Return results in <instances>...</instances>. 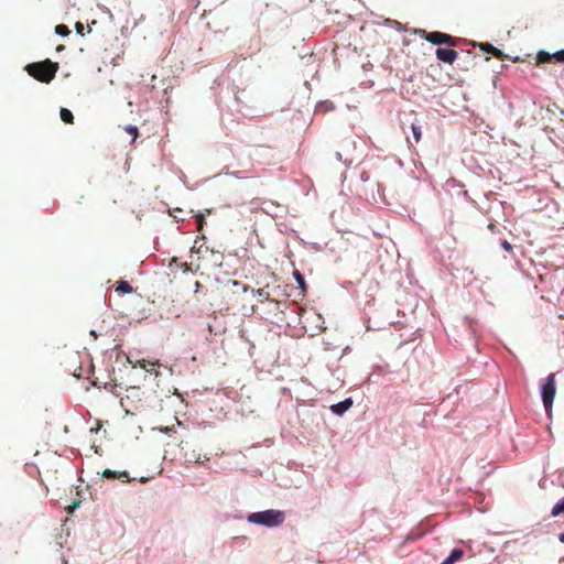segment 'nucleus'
Masks as SVG:
<instances>
[{
  "mask_svg": "<svg viewBox=\"0 0 564 564\" xmlns=\"http://www.w3.org/2000/svg\"><path fill=\"white\" fill-rule=\"evenodd\" d=\"M25 70L36 80L48 84L54 79L58 70V63L51 59L31 63L26 65Z\"/></svg>",
  "mask_w": 564,
  "mask_h": 564,
  "instance_id": "obj_1",
  "label": "nucleus"
},
{
  "mask_svg": "<svg viewBox=\"0 0 564 564\" xmlns=\"http://www.w3.org/2000/svg\"><path fill=\"white\" fill-rule=\"evenodd\" d=\"M285 520V513L281 510L268 509L258 512H251L247 516V521L252 524L265 528H275L281 525Z\"/></svg>",
  "mask_w": 564,
  "mask_h": 564,
  "instance_id": "obj_2",
  "label": "nucleus"
},
{
  "mask_svg": "<svg viewBox=\"0 0 564 564\" xmlns=\"http://www.w3.org/2000/svg\"><path fill=\"white\" fill-rule=\"evenodd\" d=\"M127 414L135 415L141 409V391L139 387H129L120 399Z\"/></svg>",
  "mask_w": 564,
  "mask_h": 564,
  "instance_id": "obj_3",
  "label": "nucleus"
},
{
  "mask_svg": "<svg viewBox=\"0 0 564 564\" xmlns=\"http://www.w3.org/2000/svg\"><path fill=\"white\" fill-rule=\"evenodd\" d=\"M540 392H541V399H542L545 412L547 414H550L552 411V405H553V401H554L555 393H556V383H555V375L554 373L547 375V377L544 379V381L542 382V384L540 387Z\"/></svg>",
  "mask_w": 564,
  "mask_h": 564,
  "instance_id": "obj_4",
  "label": "nucleus"
},
{
  "mask_svg": "<svg viewBox=\"0 0 564 564\" xmlns=\"http://www.w3.org/2000/svg\"><path fill=\"white\" fill-rule=\"evenodd\" d=\"M416 33L420 34L421 37H423L425 41H427L431 44H434V45L446 44L449 46H455V39L449 34H446V33H443L440 31L427 32L425 30H417Z\"/></svg>",
  "mask_w": 564,
  "mask_h": 564,
  "instance_id": "obj_5",
  "label": "nucleus"
},
{
  "mask_svg": "<svg viewBox=\"0 0 564 564\" xmlns=\"http://www.w3.org/2000/svg\"><path fill=\"white\" fill-rule=\"evenodd\" d=\"M156 367H161L158 362H151L143 359L142 369L145 372L143 376V381H148L150 379L155 380L158 377H161L163 372L156 370Z\"/></svg>",
  "mask_w": 564,
  "mask_h": 564,
  "instance_id": "obj_6",
  "label": "nucleus"
},
{
  "mask_svg": "<svg viewBox=\"0 0 564 564\" xmlns=\"http://www.w3.org/2000/svg\"><path fill=\"white\" fill-rule=\"evenodd\" d=\"M435 55L438 61L446 63V64H453L455 62V59L457 58L456 51H454L452 48L438 47L435 52Z\"/></svg>",
  "mask_w": 564,
  "mask_h": 564,
  "instance_id": "obj_7",
  "label": "nucleus"
},
{
  "mask_svg": "<svg viewBox=\"0 0 564 564\" xmlns=\"http://www.w3.org/2000/svg\"><path fill=\"white\" fill-rule=\"evenodd\" d=\"M352 399L351 398H346L344 399L343 401L340 402H337L335 404H332L330 405V411L338 415V416H341L344 415L351 406H352Z\"/></svg>",
  "mask_w": 564,
  "mask_h": 564,
  "instance_id": "obj_8",
  "label": "nucleus"
},
{
  "mask_svg": "<svg viewBox=\"0 0 564 564\" xmlns=\"http://www.w3.org/2000/svg\"><path fill=\"white\" fill-rule=\"evenodd\" d=\"M410 128H411V132H412V137H413L414 141L416 143H419L422 139V124H421L420 120H417L416 118L414 120H412L410 123Z\"/></svg>",
  "mask_w": 564,
  "mask_h": 564,
  "instance_id": "obj_9",
  "label": "nucleus"
},
{
  "mask_svg": "<svg viewBox=\"0 0 564 564\" xmlns=\"http://www.w3.org/2000/svg\"><path fill=\"white\" fill-rule=\"evenodd\" d=\"M464 554L462 549L455 547L451 551L449 555L441 564H453L460 560Z\"/></svg>",
  "mask_w": 564,
  "mask_h": 564,
  "instance_id": "obj_10",
  "label": "nucleus"
},
{
  "mask_svg": "<svg viewBox=\"0 0 564 564\" xmlns=\"http://www.w3.org/2000/svg\"><path fill=\"white\" fill-rule=\"evenodd\" d=\"M102 476L106 477V478H124L122 480L123 482L129 481V477H128V474L126 471L120 473V474L117 475V473L113 471V470L105 469L104 473H102Z\"/></svg>",
  "mask_w": 564,
  "mask_h": 564,
  "instance_id": "obj_11",
  "label": "nucleus"
},
{
  "mask_svg": "<svg viewBox=\"0 0 564 564\" xmlns=\"http://www.w3.org/2000/svg\"><path fill=\"white\" fill-rule=\"evenodd\" d=\"M334 109V104L329 100H326V101H321L316 105L315 107V112L316 113H319V112H327V111H330Z\"/></svg>",
  "mask_w": 564,
  "mask_h": 564,
  "instance_id": "obj_12",
  "label": "nucleus"
},
{
  "mask_svg": "<svg viewBox=\"0 0 564 564\" xmlns=\"http://www.w3.org/2000/svg\"><path fill=\"white\" fill-rule=\"evenodd\" d=\"M293 278H294V280L296 281V283L299 284V288H300L302 291H306V289H307V284H306V282H305L304 275H303L300 271L295 270V271L293 272Z\"/></svg>",
  "mask_w": 564,
  "mask_h": 564,
  "instance_id": "obj_13",
  "label": "nucleus"
},
{
  "mask_svg": "<svg viewBox=\"0 0 564 564\" xmlns=\"http://www.w3.org/2000/svg\"><path fill=\"white\" fill-rule=\"evenodd\" d=\"M551 514L557 517L564 514V498L560 499L552 508Z\"/></svg>",
  "mask_w": 564,
  "mask_h": 564,
  "instance_id": "obj_14",
  "label": "nucleus"
},
{
  "mask_svg": "<svg viewBox=\"0 0 564 564\" xmlns=\"http://www.w3.org/2000/svg\"><path fill=\"white\" fill-rule=\"evenodd\" d=\"M116 291L123 294L131 293L132 286L127 281L121 280L117 283Z\"/></svg>",
  "mask_w": 564,
  "mask_h": 564,
  "instance_id": "obj_15",
  "label": "nucleus"
},
{
  "mask_svg": "<svg viewBox=\"0 0 564 564\" xmlns=\"http://www.w3.org/2000/svg\"><path fill=\"white\" fill-rule=\"evenodd\" d=\"M59 115H61V119L65 123H73L74 122V116H73L70 110H68L66 108H62L61 111H59Z\"/></svg>",
  "mask_w": 564,
  "mask_h": 564,
  "instance_id": "obj_16",
  "label": "nucleus"
},
{
  "mask_svg": "<svg viewBox=\"0 0 564 564\" xmlns=\"http://www.w3.org/2000/svg\"><path fill=\"white\" fill-rule=\"evenodd\" d=\"M252 293H254L260 302L269 301L270 294L265 289H258L257 291L251 290Z\"/></svg>",
  "mask_w": 564,
  "mask_h": 564,
  "instance_id": "obj_17",
  "label": "nucleus"
},
{
  "mask_svg": "<svg viewBox=\"0 0 564 564\" xmlns=\"http://www.w3.org/2000/svg\"><path fill=\"white\" fill-rule=\"evenodd\" d=\"M55 32L58 34V35H62V36H66L70 33L69 29L67 25L65 24H58L55 26Z\"/></svg>",
  "mask_w": 564,
  "mask_h": 564,
  "instance_id": "obj_18",
  "label": "nucleus"
},
{
  "mask_svg": "<svg viewBox=\"0 0 564 564\" xmlns=\"http://www.w3.org/2000/svg\"><path fill=\"white\" fill-rule=\"evenodd\" d=\"M481 50L485 51L486 53H494V54H497V53H500L498 48H496L492 44L490 43H482L481 44Z\"/></svg>",
  "mask_w": 564,
  "mask_h": 564,
  "instance_id": "obj_19",
  "label": "nucleus"
},
{
  "mask_svg": "<svg viewBox=\"0 0 564 564\" xmlns=\"http://www.w3.org/2000/svg\"><path fill=\"white\" fill-rule=\"evenodd\" d=\"M126 130H127V132H128L129 134H131V135H132V140H131V142H134V141L137 140V138L139 137V130H138V128H137V127H134V126H129V127H127V129H126Z\"/></svg>",
  "mask_w": 564,
  "mask_h": 564,
  "instance_id": "obj_20",
  "label": "nucleus"
},
{
  "mask_svg": "<svg viewBox=\"0 0 564 564\" xmlns=\"http://www.w3.org/2000/svg\"><path fill=\"white\" fill-rule=\"evenodd\" d=\"M553 58H554L557 63H564V48H563V50H558V51H556V52L553 54Z\"/></svg>",
  "mask_w": 564,
  "mask_h": 564,
  "instance_id": "obj_21",
  "label": "nucleus"
},
{
  "mask_svg": "<svg viewBox=\"0 0 564 564\" xmlns=\"http://www.w3.org/2000/svg\"><path fill=\"white\" fill-rule=\"evenodd\" d=\"M500 246H501V248H502L503 250H506L507 252H511V251H512V249H513L512 245H511L508 240H506V239H503V240H501V241H500Z\"/></svg>",
  "mask_w": 564,
  "mask_h": 564,
  "instance_id": "obj_22",
  "label": "nucleus"
},
{
  "mask_svg": "<svg viewBox=\"0 0 564 564\" xmlns=\"http://www.w3.org/2000/svg\"><path fill=\"white\" fill-rule=\"evenodd\" d=\"M195 217H196V221H197V225H198V229L200 230L203 225L205 224L204 215L198 213Z\"/></svg>",
  "mask_w": 564,
  "mask_h": 564,
  "instance_id": "obj_23",
  "label": "nucleus"
},
{
  "mask_svg": "<svg viewBox=\"0 0 564 564\" xmlns=\"http://www.w3.org/2000/svg\"><path fill=\"white\" fill-rule=\"evenodd\" d=\"M75 29H76V32L80 35V36H84L85 33H84V24L82 22H76L75 24Z\"/></svg>",
  "mask_w": 564,
  "mask_h": 564,
  "instance_id": "obj_24",
  "label": "nucleus"
},
{
  "mask_svg": "<svg viewBox=\"0 0 564 564\" xmlns=\"http://www.w3.org/2000/svg\"><path fill=\"white\" fill-rule=\"evenodd\" d=\"M359 177H360V181L364 182V183H366V182H368L370 180V175H369V173L367 171H362L360 173Z\"/></svg>",
  "mask_w": 564,
  "mask_h": 564,
  "instance_id": "obj_25",
  "label": "nucleus"
},
{
  "mask_svg": "<svg viewBox=\"0 0 564 564\" xmlns=\"http://www.w3.org/2000/svg\"><path fill=\"white\" fill-rule=\"evenodd\" d=\"M560 110V115H561V120L564 122V109H558Z\"/></svg>",
  "mask_w": 564,
  "mask_h": 564,
  "instance_id": "obj_26",
  "label": "nucleus"
},
{
  "mask_svg": "<svg viewBox=\"0 0 564 564\" xmlns=\"http://www.w3.org/2000/svg\"><path fill=\"white\" fill-rule=\"evenodd\" d=\"M336 159L341 161L343 160V156H341V153L340 152H336Z\"/></svg>",
  "mask_w": 564,
  "mask_h": 564,
  "instance_id": "obj_27",
  "label": "nucleus"
},
{
  "mask_svg": "<svg viewBox=\"0 0 564 564\" xmlns=\"http://www.w3.org/2000/svg\"><path fill=\"white\" fill-rule=\"evenodd\" d=\"M558 540H560L562 543H564V532H563V533H560V535H558Z\"/></svg>",
  "mask_w": 564,
  "mask_h": 564,
  "instance_id": "obj_28",
  "label": "nucleus"
},
{
  "mask_svg": "<svg viewBox=\"0 0 564 564\" xmlns=\"http://www.w3.org/2000/svg\"><path fill=\"white\" fill-rule=\"evenodd\" d=\"M249 290H250V288L248 285H246V284L242 285V291L243 292H248Z\"/></svg>",
  "mask_w": 564,
  "mask_h": 564,
  "instance_id": "obj_29",
  "label": "nucleus"
},
{
  "mask_svg": "<svg viewBox=\"0 0 564 564\" xmlns=\"http://www.w3.org/2000/svg\"><path fill=\"white\" fill-rule=\"evenodd\" d=\"M170 430V427L160 429L161 432H169Z\"/></svg>",
  "mask_w": 564,
  "mask_h": 564,
  "instance_id": "obj_30",
  "label": "nucleus"
},
{
  "mask_svg": "<svg viewBox=\"0 0 564 564\" xmlns=\"http://www.w3.org/2000/svg\"><path fill=\"white\" fill-rule=\"evenodd\" d=\"M344 163H345L346 165H349V164H351V160H349V161H348V160H345V161H344Z\"/></svg>",
  "mask_w": 564,
  "mask_h": 564,
  "instance_id": "obj_31",
  "label": "nucleus"
},
{
  "mask_svg": "<svg viewBox=\"0 0 564 564\" xmlns=\"http://www.w3.org/2000/svg\"><path fill=\"white\" fill-rule=\"evenodd\" d=\"M494 227H495V225H494V224H489V225H488V228H489L490 230H492V229H494Z\"/></svg>",
  "mask_w": 564,
  "mask_h": 564,
  "instance_id": "obj_32",
  "label": "nucleus"
},
{
  "mask_svg": "<svg viewBox=\"0 0 564 564\" xmlns=\"http://www.w3.org/2000/svg\"><path fill=\"white\" fill-rule=\"evenodd\" d=\"M164 370H165L169 375H171V370H170L167 367H164Z\"/></svg>",
  "mask_w": 564,
  "mask_h": 564,
  "instance_id": "obj_33",
  "label": "nucleus"
},
{
  "mask_svg": "<svg viewBox=\"0 0 564 564\" xmlns=\"http://www.w3.org/2000/svg\"><path fill=\"white\" fill-rule=\"evenodd\" d=\"M236 540H246V536H237Z\"/></svg>",
  "mask_w": 564,
  "mask_h": 564,
  "instance_id": "obj_34",
  "label": "nucleus"
},
{
  "mask_svg": "<svg viewBox=\"0 0 564 564\" xmlns=\"http://www.w3.org/2000/svg\"><path fill=\"white\" fill-rule=\"evenodd\" d=\"M63 564H68V563H67V561H65V560H64V561H63Z\"/></svg>",
  "mask_w": 564,
  "mask_h": 564,
  "instance_id": "obj_35",
  "label": "nucleus"
}]
</instances>
